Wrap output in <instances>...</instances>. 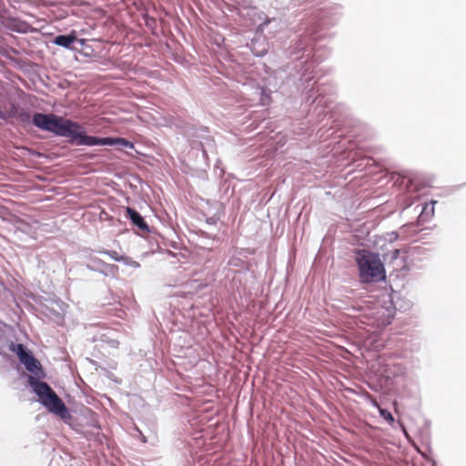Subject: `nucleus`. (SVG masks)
Instances as JSON below:
<instances>
[{"mask_svg":"<svg viewBox=\"0 0 466 466\" xmlns=\"http://www.w3.org/2000/svg\"><path fill=\"white\" fill-rule=\"evenodd\" d=\"M34 124L42 131L67 138L68 143L75 147L121 146L135 148V144L125 137L90 136L80 123L56 114H35Z\"/></svg>","mask_w":466,"mask_h":466,"instance_id":"1","label":"nucleus"},{"mask_svg":"<svg viewBox=\"0 0 466 466\" xmlns=\"http://www.w3.org/2000/svg\"><path fill=\"white\" fill-rule=\"evenodd\" d=\"M299 21L296 29L297 35L290 39L289 46L285 49V56L291 60L287 65L289 76L295 71L302 80L305 75L312 73L314 66L322 61L317 55V43L324 39V35L319 34L311 26L302 28L304 19L300 18Z\"/></svg>","mask_w":466,"mask_h":466,"instance_id":"2","label":"nucleus"},{"mask_svg":"<svg viewBox=\"0 0 466 466\" xmlns=\"http://www.w3.org/2000/svg\"><path fill=\"white\" fill-rule=\"evenodd\" d=\"M45 378L27 379V387L37 396V401L50 413L60 418L64 422L69 423L72 419L69 409L63 400L56 393L53 388L46 381Z\"/></svg>","mask_w":466,"mask_h":466,"instance_id":"3","label":"nucleus"},{"mask_svg":"<svg viewBox=\"0 0 466 466\" xmlns=\"http://www.w3.org/2000/svg\"><path fill=\"white\" fill-rule=\"evenodd\" d=\"M356 264L361 283H378L386 279V270L380 254L368 249L356 252Z\"/></svg>","mask_w":466,"mask_h":466,"instance_id":"4","label":"nucleus"},{"mask_svg":"<svg viewBox=\"0 0 466 466\" xmlns=\"http://www.w3.org/2000/svg\"><path fill=\"white\" fill-rule=\"evenodd\" d=\"M342 6L337 4H329L323 7L313 9L304 15V25L302 28L307 29L311 26L319 34L325 33L322 31L329 26L335 25L342 17Z\"/></svg>","mask_w":466,"mask_h":466,"instance_id":"5","label":"nucleus"},{"mask_svg":"<svg viewBox=\"0 0 466 466\" xmlns=\"http://www.w3.org/2000/svg\"><path fill=\"white\" fill-rule=\"evenodd\" d=\"M185 135L191 140L192 148L201 150L203 157H207L208 150L215 146L208 127L190 126L185 130Z\"/></svg>","mask_w":466,"mask_h":466,"instance_id":"6","label":"nucleus"},{"mask_svg":"<svg viewBox=\"0 0 466 466\" xmlns=\"http://www.w3.org/2000/svg\"><path fill=\"white\" fill-rule=\"evenodd\" d=\"M295 79H299L300 82V86L303 88V100L305 104L309 106L316 105L315 111H319L320 109V106H319V95H320V86H319V78L313 81L314 76H308L305 75L303 79H299V75L293 76Z\"/></svg>","mask_w":466,"mask_h":466,"instance_id":"7","label":"nucleus"},{"mask_svg":"<svg viewBox=\"0 0 466 466\" xmlns=\"http://www.w3.org/2000/svg\"><path fill=\"white\" fill-rule=\"evenodd\" d=\"M86 329H97V331H96V333L92 337L87 339L92 342L105 343L113 349H116L118 347V332L116 329L100 326V324L98 323L89 324V326L86 327Z\"/></svg>","mask_w":466,"mask_h":466,"instance_id":"8","label":"nucleus"},{"mask_svg":"<svg viewBox=\"0 0 466 466\" xmlns=\"http://www.w3.org/2000/svg\"><path fill=\"white\" fill-rule=\"evenodd\" d=\"M66 308L67 305L58 299L52 300L51 305H41L40 312L53 322L61 324L64 321V316L66 311Z\"/></svg>","mask_w":466,"mask_h":466,"instance_id":"9","label":"nucleus"},{"mask_svg":"<svg viewBox=\"0 0 466 466\" xmlns=\"http://www.w3.org/2000/svg\"><path fill=\"white\" fill-rule=\"evenodd\" d=\"M86 269L98 272L105 277L116 278L118 272V267L114 264H108L96 257H90L86 263L81 264Z\"/></svg>","mask_w":466,"mask_h":466,"instance_id":"10","label":"nucleus"},{"mask_svg":"<svg viewBox=\"0 0 466 466\" xmlns=\"http://www.w3.org/2000/svg\"><path fill=\"white\" fill-rule=\"evenodd\" d=\"M320 86V95H319V106H320V109L316 112L318 116L325 115V108L329 106L335 98L336 95V86L334 83L329 81L325 83H319Z\"/></svg>","mask_w":466,"mask_h":466,"instance_id":"11","label":"nucleus"},{"mask_svg":"<svg viewBox=\"0 0 466 466\" xmlns=\"http://www.w3.org/2000/svg\"><path fill=\"white\" fill-rule=\"evenodd\" d=\"M19 362L25 367V369L30 373L27 375V379L29 378H46V373L40 363V361L35 357L34 353L31 351L25 357L19 360Z\"/></svg>","mask_w":466,"mask_h":466,"instance_id":"12","label":"nucleus"},{"mask_svg":"<svg viewBox=\"0 0 466 466\" xmlns=\"http://www.w3.org/2000/svg\"><path fill=\"white\" fill-rule=\"evenodd\" d=\"M53 43L68 50H76L77 47H76L74 45L78 44L81 47H83L86 44V39L77 38L75 32L73 31L70 34L57 35L54 38Z\"/></svg>","mask_w":466,"mask_h":466,"instance_id":"13","label":"nucleus"},{"mask_svg":"<svg viewBox=\"0 0 466 466\" xmlns=\"http://www.w3.org/2000/svg\"><path fill=\"white\" fill-rule=\"evenodd\" d=\"M364 396H365V399L368 401H370L373 407L379 408L380 416L383 420H385L392 428L396 429V425H398L402 429L403 432L405 434H407L403 423L400 420L396 421L392 413L389 410L380 408L377 400L373 396H371L369 392H365Z\"/></svg>","mask_w":466,"mask_h":466,"instance_id":"14","label":"nucleus"},{"mask_svg":"<svg viewBox=\"0 0 466 466\" xmlns=\"http://www.w3.org/2000/svg\"><path fill=\"white\" fill-rule=\"evenodd\" d=\"M125 218L144 233H149L150 228L144 217L134 208L127 207L125 209Z\"/></svg>","mask_w":466,"mask_h":466,"instance_id":"15","label":"nucleus"},{"mask_svg":"<svg viewBox=\"0 0 466 466\" xmlns=\"http://www.w3.org/2000/svg\"><path fill=\"white\" fill-rule=\"evenodd\" d=\"M8 28L20 34L32 33L35 31L34 27L29 23L19 18H9Z\"/></svg>","mask_w":466,"mask_h":466,"instance_id":"16","label":"nucleus"},{"mask_svg":"<svg viewBox=\"0 0 466 466\" xmlns=\"http://www.w3.org/2000/svg\"><path fill=\"white\" fill-rule=\"evenodd\" d=\"M250 51L257 57L264 56L268 50V44L265 38L253 39L249 46Z\"/></svg>","mask_w":466,"mask_h":466,"instance_id":"17","label":"nucleus"},{"mask_svg":"<svg viewBox=\"0 0 466 466\" xmlns=\"http://www.w3.org/2000/svg\"><path fill=\"white\" fill-rule=\"evenodd\" d=\"M437 203L435 200H431L429 203H425L418 217V222L424 224L428 222L434 215V206Z\"/></svg>","mask_w":466,"mask_h":466,"instance_id":"18","label":"nucleus"},{"mask_svg":"<svg viewBox=\"0 0 466 466\" xmlns=\"http://www.w3.org/2000/svg\"><path fill=\"white\" fill-rule=\"evenodd\" d=\"M9 350L15 353L19 360L32 351L25 344L13 341L9 344Z\"/></svg>","mask_w":466,"mask_h":466,"instance_id":"19","label":"nucleus"},{"mask_svg":"<svg viewBox=\"0 0 466 466\" xmlns=\"http://www.w3.org/2000/svg\"><path fill=\"white\" fill-rule=\"evenodd\" d=\"M258 92L259 94V104L261 106H268L271 102V90L266 86H258Z\"/></svg>","mask_w":466,"mask_h":466,"instance_id":"20","label":"nucleus"},{"mask_svg":"<svg viewBox=\"0 0 466 466\" xmlns=\"http://www.w3.org/2000/svg\"><path fill=\"white\" fill-rule=\"evenodd\" d=\"M20 109L21 107L19 105L15 103H11L9 109L7 111H4L3 120L8 122L10 118L17 117Z\"/></svg>","mask_w":466,"mask_h":466,"instance_id":"21","label":"nucleus"},{"mask_svg":"<svg viewBox=\"0 0 466 466\" xmlns=\"http://www.w3.org/2000/svg\"><path fill=\"white\" fill-rule=\"evenodd\" d=\"M35 114H43L42 112H35L33 114V116H31L30 113L25 110V108H22L20 109L19 113H18V116H17V119L22 122V123H32L35 127H37L35 124H34V116Z\"/></svg>","mask_w":466,"mask_h":466,"instance_id":"22","label":"nucleus"},{"mask_svg":"<svg viewBox=\"0 0 466 466\" xmlns=\"http://www.w3.org/2000/svg\"><path fill=\"white\" fill-rule=\"evenodd\" d=\"M119 259L124 265L129 266L133 268H138L140 267V264L130 257L123 256L119 257Z\"/></svg>","mask_w":466,"mask_h":466,"instance_id":"23","label":"nucleus"},{"mask_svg":"<svg viewBox=\"0 0 466 466\" xmlns=\"http://www.w3.org/2000/svg\"><path fill=\"white\" fill-rule=\"evenodd\" d=\"M97 253L99 254H105V255H107L108 257H110L113 260L116 261V262H120V259H119V255L117 254L116 251L115 250H97L96 251Z\"/></svg>","mask_w":466,"mask_h":466,"instance_id":"24","label":"nucleus"},{"mask_svg":"<svg viewBox=\"0 0 466 466\" xmlns=\"http://www.w3.org/2000/svg\"><path fill=\"white\" fill-rule=\"evenodd\" d=\"M276 23L277 22V19L276 18H268L267 16H265L263 22L258 25V29H260L261 31L265 30V28L270 24V23Z\"/></svg>","mask_w":466,"mask_h":466,"instance_id":"25","label":"nucleus"},{"mask_svg":"<svg viewBox=\"0 0 466 466\" xmlns=\"http://www.w3.org/2000/svg\"><path fill=\"white\" fill-rule=\"evenodd\" d=\"M291 2L294 4V5H300L302 4H307V3L319 4L320 0H291Z\"/></svg>","mask_w":466,"mask_h":466,"instance_id":"26","label":"nucleus"},{"mask_svg":"<svg viewBox=\"0 0 466 466\" xmlns=\"http://www.w3.org/2000/svg\"><path fill=\"white\" fill-rule=\"evenodd\" d=\"M389 256V254H385L384 255V259H386V257ZM390 260H395L399 258L400 256V249H394L390 252Z\"/></svg>","mask_w":466,"mask_h":466,"instance_id":"27","label":"nucleus"},{"mask_svg":"<svg viewBox=\"0 0 466 466\" xmlns=\"http://www.w3.org/2000/svg\"><path fill=\"white\" fill-rule=\"evenodd\" d=\"M242 9H248V10L254 11L255 7L254 6H250V5H246L245 3L239 5V7L238 8V14L239 15H242V13H241Z\"/></svg>","mask_w":466,"mask_h":466,"instance_id":"28","label":"nucleus"},{"mask_svg":"<svg viewBox=\"0 0 466 466\" xmlns=\"http://www.w3.org/2000/svg\"><path fill=\"white\" fill-rule=\"evenodd\" d=\"M136 431L138 432V434L141 436V441L143 442H147V438L146 436L141 432V431H139L137 428H136Z\"/></svg>","mask_w":466,"mask_h":466,"instance_id":"29","label":"nucleus"},{"mask_svg":"<svg viewBox=\"0 0 466 466\" xmlns=\"http://www.w3.org/2000/svg\"><path fill=\"white\" fill-rule=\"evenodd\" d=\"M207 223L212 225L215 224V219L213 218H207Z\"/></svg>","mask_w":466,"mask_h":466,"instance_id":"30","label":"nucleus"},{"mask_svg":"<svg viewBox=\"0 0 466 466\" xmlns=\"http://www.w3.org/2000/svg\"><path fill=\"white\" fill-rule=\"evenodd\" d=\"M312 4H313V5H311V7H313V8H312V9H310V10H308V9H307V10H306V13H305L303 15H305L308 12L309 13V12H310V11H312L313 9H317L316 7H314V5H317L318 4H315V3H312ZM302 18H304V16H302Z\"/></svg>","mask_w":466,"mask_h":466,"instance_id":"31","label":"nucleus"},{"mask_svg":"<svg viewBox=\"0 0 466 466\" xmlns=\"http://www.w3.org/2000/svg\"><path fill=\"white\" fill-rule=\"evenodd\" d=\"M4 118V111L0 109V119L3 120Z\"/></svg>","mask_w":466,"mask_h":466,"instance_id":"32","label":"nucleus"},{"mask_svg":"<svg viewBox=\"0 0 466 466\" xmlns=\"http://www.w3.org/2000/svg\"><path fill=\"white\" fill-rule=\"evenodd\" d=\"M391 235H394V238H398V233L397 232H391Z\"/></svg>","mask_w":466,"mask_h":466,"instance_id":"33","label":"nucleus"},{"mask_svg":"<svg viewBox=\"0 0 466 466\" xmlns=\"http://www.w3.org/2000/svg\"><path fill=\"white\" fill-rule=\"evenodd\" d=\"M96 429H100V426L99 425H94Z\"/></svg>","mask_w":466,"mask_h":466,"instance_id":"34","label":"nucleus"}]
</instances>
